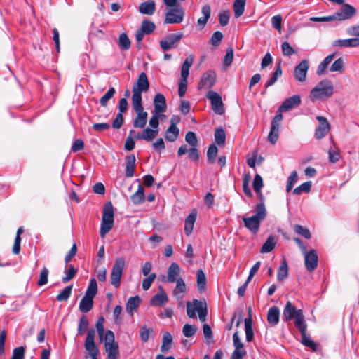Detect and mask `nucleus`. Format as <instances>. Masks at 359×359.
<instances>
[{"label": "nucleus", "instance_id": "nucleus-1", "mask_svg": "<svg viewBox=\"0 0 359 359\" xmlns=\"http://www.w3.org/2000/svg\"><path fill=\"white\" fill-rule=\"evenodd\" d=\"M334 93V86L331 81L324 79L318 82L311 90L309 97L311 101L323 100L330 97Z\"/></svg>", "mask_w": 359, "mask_h": 359}, {"label": "nucleus", "instance_id": "nucleus-2", "mask_svg": "<svg viewBox=\"0 0 359 359\" xmlns=\"http://www.w3.org/2000/svg\"><path fill=\"white\" fill-rule=\"evenodd\" d=\"M266 211L263 203H258L256 206V214L249 217H243L244 226L251 233L256 234L259 229L260 222L266 217Z\"/></svg>", "mask_w": 359, "mask_h": 359}, {"label": "nucleus", "instance_id": "nucleus-3", "mask_svg": "<svg viewBox=\"0 0 359 359\" xmlns=\"http://www.w3.org/2000/svg\"><path fill=\"white\" fill-rule=\"evenodd\" d=\"M187 316L191 318H195L196 317V313H198L200 320L201 322H205L208 314L205 302L198 299H194L192 302H187Z\"/></svg>", "mask_w": 359, "mask_h": 359}, {"label": "nucleus", "instance_id": "nucleus-4", "mask_svg": "<svg viewBox=\"0 0 359 359\" xmlns=\"http://www.w3.org/2000/svg\"><path fill=\"white\" fill-rule=\"evenodd\" d=\"M149 88V82L146 73L142 72L133 86L132 102H142V93Z\"/></svg>", "mask_w": 359, "mask_h": 359}, {"label": "nucleus", "instance_id": "nucleus-5", "mask_svg": "<svg viewBox=\"0 0 359 359\" xmlns=\"http://www.w3.org/2000/svg\"><path fill=\"white\" fill-rule=\"evenodd\" d=\"M114 208L111 202H107L102 211V218L100 227V236L104 238L106 234L113 228Z\"/></svg>", "mask_w": 359, "mask_h": 359}, {"label": "nucleus", "instance_id": "nucleus-6", "mask_svg": "<svg viewBox=\"0 0 359 359\" xmlns=\"http://www.w3.org/2000/svg\"><path fill=\"white\" fill-rule=\"evenodd\" d=\"M194 62V56L192 55L186 57L181 70V79L179 83L178 94L180 97H183L186 93L187 87V78L189 74V68Z\"/></svg>", "mask_w": 359, "mask_h": 359}, {"label": "nucleus", "instance_id": "nucleus-7", "mask_svg": "<svg viewBox=\"0 0 359 359\" xmlns=\"http://www.w3.org/2000/svg\"><path fill=\"white\" fill-rule=\"evenodd\" d=\"M136 116L133 120V126L136 128H144L147 122V112L144 111L142 102H132Z\"/></svg>", "mask_w": 359, "mask_h": 359}, {"label": "nucleus", "instance_id": "nucleus-8", "mask_svg": "<svg viewBox=\"0 0 359 359\" xmlns=\"http://www.w3.org/2000/svg\"><path fill=\"white\" fill-rule=\"evenodd\" d=\"M184 10L182 6H177L171 8L165 13L164 20L165 24H179L183 21L184 17Z\"/></svg>", "mask_w": 359, "mask_h": 359}, {"label": "nucleus", "instance_id": "nucleus-9", "mask_svg": "<svg viewBox=\"0 0 359 359\" xmlns=\"http://www.w3.org/2000/svg\"><path fill=\"white\" fill-rule=\"evenodd\" d=\"M182 33L170 34L160 41V46L163 51H168L175 48L182 38Z\"/></svg>", "mask_w": 359, "mask_h": 359}, {"label": "nucleus", "instance_id": "nucleus-10", "mask_svg": "<svg viewBox=\"0 0 359 359\" xmlns=\"http://www.w3.org/2000/svg\"><path fill=\"white\" fill-rule=\"evenodd\" d=\"M206 96L210 100L212 110L217 114H223L224 112V107L222 97L219 93L213 90H210L208 92Z\"/></svg>", "mask_w": 359, "mask_h": 359}, {"label": "nucleus", "instance_id": "nucleus-11", "mask_svg": "<svg viewBox=\"0 0 359 359\" xmlns=\"http://www.w3.org/2000/svg\"><path fill=\"white\" fill-rule=\"evenodd\" d=\"M95 331L94 329H90L87 332V336L84 343V347L89 355L99 354L100 351L95 342Z\"/></svg>", "mask_w": 359, "mask_h": 359}, {"label": "nucleus", "instance_id": "nucleus-12", "mask_svg": "<svg viewBox=\"0 0 359 359\" xmlns=\"http://www.w3.org/2000/svg\"><path fill=\"white\" fill-rule=\"evenodd\" d=\"M158 134V129L151 128H144L142 133H137L135 130H131L130 135H133L136 140H143L147 142L152 141Z\"/></svg>", "mask_w": 359, "mask_h": 359}, {"label": "nucleus", "instance_id": "nucleus-13", "mask_svg": "<svg viewBox=\"0 0 359 359\" xmlns=\"http://www.w3.org/2000/svg\"><path fill=\"white\" fill-rule=\"evenodd\" d=\"M216 82V74L212 71H208L203 74L198 83V89H210Z\"/></svg>", "mask_w": 359, "mask_h": 359}, {"label": "nucleus", "instance_id": "nucleus-14", "mask_svg": "<svg viewBox=\"0 0 359 359\" xmlns=\"http://www.w3.org/2000/svg\"><path fill=\"white\" fill-rule=\"evenodd\" d=\"M309 67V62L306 60L301 61L295 67L294 70V77L297 81L304 82L306 81Z\"/></svg>", "mask_w": 359, "mask_h": 359}, {"label": "nucleus", "instance_id": "nucleus-15", "mask_svg": "<svg viewBox=\"0 0 359 359\" xmlns=\"http://www.w3.org/2000/svg\"><path fill=\"white\" fill-rule=\"evenodd\" d=\"M356 13V10L354 7L349 4H344L341 9L334 13L336 20H344L349 19L354 16Z\"/></svg>", "mask_w": 359, "mask_h": 359}, {"label": "nucleus", "instance_id": "nucleus-16", "mask_svg": "<svg viewBox=\"0 0 359 359\" xmlns=\"http://www.w3.org/2000/svg\"><path fill=\"white\" fill-rule=\"evenodd\" d=\"M301 104V97L299 95H295L290 97L284 100L279 107L280 112L289 111L294 107H298Z\"/></svg>", "mask_w": 359, "mask_h": 359}, {"label": "nucleus", "instance_id": "nucleus-17", "mask_svg": "<svg viewBox=\"0 0 359 359\" xmlns=\"http://www.w3.org/2000/svg\"><path fill=\"white\" fill-rule=\"evenodd\" d=\"M317 120L319 121V126L315 132V137L317 139H321L326 135L330 130V124L327 119L323 116H317Z\"/></svg>", "mask_w": 359, "mask_h": 359}, {"label": "nucleus", "instance_id": "nucleus-18", "mask_svg": "<svg viewBox=\"0 0 359 359\" xmlns=\"http://www.w3.org/2000/svg\"><path fill=\"white\" fill-rule=\"evenodd\" d=\"M187 152L189 153L188 157L191 161L195 162L198 161L200 153L197 147H192L188 149L187 145H182L178 149L177 154L181 156Z\"/></svg>", "mask_w": 359, "mask_h": 359}, {"label": "nucleus", "instance_id": "nucleus-19", "mask_svg": "<svg viewBox=\"0 0 359 359\" xmlns=\"http://www.w3.org/2000/svg\"><path fill=\"white\" fill-rule=\"evenodd\" d=\"M154 112L161 114L166 111V100L165 96L161 93H158L154 99Z\"/></svg>", "mask_w": 359, "mask_h": 359}, {"label": "nucleus", "instance_id": "nucleus-20", "mask_svg": "<svg viewBox=\"0 0 359 359\" xmlns=\"http://www.w3.org/2000/svg\"><path fill=\"white\" fill-rule=\"evenodd\" d=\"M299 309H297L290 302H287L283 313V319L287 322L297 317Z\"/></svg>", "mask_w": 359, "mask_h": 359}, {"label": "nucleus", "instance_id": "nucleus-21", "mask_svg": "<svg viewBox=\"0 0 359 359\" xmlns=\"http://www.w3.org/2000/svg\"><path fill=\"white\" fill-rule=\"evenodd\" d=\"M201 13L203 16L199 18L197 20V26L199 29H203L205 27L208 19L210 18L211 8L210 5L206 4L203 6L201 8Z\"/></svg>", "mask_w": 359, "mask_h": 359}, {"label": "nucleus", "instance_id": "nucleus-22", "mask_svg": "<svg viewBox=\"0 0 359 359\" xmlns=\"http://www.w3.org/2000/svg\"><path fill=\"white\" fill-rule=\"evenodd\" d=\"M156 11V4L153 0L142 2L139 6V11L144 15H151Z\"/></svg>", "mask_w": 359, "mask_h": 359}, {"label": "nucleus", "instance_id": "nucleus-23", "mask_svg": "<svg viewBox=\"0 0 359 359\" xmlns=\"http://www.w3.org/2000/svg\"><path fill=\"white\" fill-rule=\"evenodd\" d=\"M305 265L307 269H315L318 265V255L314 250H311L305 255Z\"/></svg>", "mask_w": 359, "mask_h": 359}, {"label": "nucleus", "instance_id": "nucleus-24", "mask_svg": "<svg viewBox=\"0 0 359 359\" xmlns=\"http://www.w3.org/2000/svg\"><path fill=\"white\" fill-rule=\"evenodd\" d=\"M141 299L139 296L131 297L128 299L126 309L130 316H133L134 312L138 309L140 305Z\"/></svg>", "mask_w": 359, "mask_h": 359}, {"label": "nucleus", "instance_id": "nucleus-25", "mask_svg": "<svg viewBox=\"0 0 359 359\" xmlns=\"http://www.w3.org/2000/svg\"><path fill=\"white\" fill-rule=\"evenodd\" d=\"M196 217V211L194 210L186 218L184 222V232L186 235L189 236L191 233Z\"/></svg>", "mask_w": 359, "mask_h": 359}, {"label": "nucleus", "instance_id": "nucleus-26", "mask_svg": "<svg viewBox=\"0 0 359 359\" xmlns=\"http://www.w3.org/2000/svg\"><path fill=\"white\" fill-rule=\"evenodd\" d=\"M334 46L339 47H358L359 46V38H352L348 39H339L333 42Z\"/></svg>", "mask_w": 359, "mask_h": 359}, {"label": "nucleus", "instance_id": "nucleus-27", "mask_svg": "<svg viewBox=\"0 0 359 359\" xmlns=\"http://www.w3.org/2000/svg\"><path fill=\"white\" fill-rule=\"evenodd\" d=\"M280 311L277 306H272L268 311L267 320L271 326L276 325L279 322Z\"/></svg>", "mask_w": 359, "mask_h": 359}, {"label": "nucleus", "instance_id": "nucleus-28", "mask_svg": "<svg viewBox=\"0 0 359 359\" xmlns=\"http://www.w3.org/2000/svg\"><path fill=\"white\" fill-rule=\"evenodd\" d=\"M168 302V295L164 292H162L152 297L150 300V304L153 306H162L167 304Z\"/></svg>", "mask_w": 359, "mask_h": 359}, {"label": "nucleus", "instance_id": "nucleus-29", "mask_svg": "<svg viewBox=\"0 0 359 359\" xmlns=\"http://www.w3.org/2000/svg\"><path fill=\"white\" fill-rule=\"evenodd\" d=\"M172 341L173 338L172 334L168 332H164L163 334L161 351L162 353H167L172 348Z\"/></svg>", "mask_w": 359, "mask_h": 359}, {"label": "nucleus", "instance_id": "nucleus-30", "mask_svg": "<svg viewBox=\"0 0 359 359\" xmlns=\"http://www.w3.org/2000/svg\"><path fill=\"white\" fill-rule=\"evenodd\" d=\"M294 319L295 327L299 330L301 334H304L306 332L307 325L305 323L304 316L303 315L302 310L299 309L298 314Z\"/></svg>", "mask_w": 359, "mask_h": 359}, {"label": "nucleus", "instance_id": "nucleus-31", "mask_svg": "<svg viewBox=\"0 0 359 359\" xmlns=\"http://www.w3.org/2000/svg\"><path fill=\"white\" fill-rule=\"evenodd\" d=\"M245 338L248 342H250L253 339L254 332L252 330V320L250 315L245 318Z\"/></svg>", "mask_w": 359, "mask_h": 359}, {"label": "nucleus", "instance_id": "nucleus-32", "mask_svg": "<svg viewBox=\"0 0 359 359\" xmlns=\"http://www.w3.org/2000/svg\"><path fill=\"white\" fill-rule=\"evenodd\" d=\"M105 351L107 353V359H117L119 355L118 346L117 343L112 344H104Z\"/></svg>", "mask_w": 359, "mask_h": 359}, {"label": "nucleus", "instance_id": "nucleus-33", "mask_svg": "<svg viewBox=\"0 0 359 359\" xmlns=\"http://www.w3.org/2000/svg\"><path fill=\"white\" fill-rule=\"evenodd\" d=\"M334 54L327 56L318 66L316 74L319 76L324 74L328 67L330 63L333 60Z\"/></svg>", "mask_w": 359, "mask_h": 359}, {"label": "nucleus", "instance_id": "nucleus-34", "mask_svg": "<svg viewBox=\"0 0 359 359\" xmlns=\"http://www.w3.org/2000/svg\"><path fill=\"white\" fill-rule=\"evenodd\" d=\"M135 156L132 154L127 157L126 166V176L131 177L134 175V170L135 167Z\"/></svg>", "mask_w": 359, "mask_h": 359}, {"label": "nucleus", "instance_id": "nucleus-35", "mask_svg": "<svg viewBox=\"0 0 359 359\" xmlns=\"http://www.w3.org/2000/svg\"><path fill=\"white\" fill-rule=\"evenodd\" d=\"M93 306V299L84 296L79 303V310L82 313H88Z\"/></svg>", "mask_w": 359, "mask_h": 359}, {"label": "nucleus", "instance_id": "nucleus-36", "mask_svg": "<svg viewBox=\"0 0 359 359\" xmlns=\"http://www.w3.org/2000/svg\"><path fill=\"white\" fill-rule=\"evenodd\" d=\"M180 135V129L177 127L169 126L165 130V138L168 142H175Z\"/></svg>", "mask_w": 359, "mask_h": 359}, {"label": "nucleus", "instance_id": "nucleus-37", "mask_svg": "<svg viewBox=\"0 0 359 359\" xmlns=\"http://www.w3.org/2000/svg\"><path fill=\"white\" fill-rule=\"evenodd\" d=\"M276 244V238L274 236L271 235L268 237L267 240L263 244L261 248L262 253L270 252L275 248Z\"/></svg>", "mask_w": 359, "mask_h": 359}, {"label": "nucleus", "instance_id": "nucleus-38", "mask_svg": "<svg viewBox=\"0 0 359 359\" xmlns=\"http://www.w3.org/2000/svg\"><path fill=\"white\" fill-rule=\"evenodd\" d=\"M186 291V285L182 278H180L177 280L176 287L173 291L174 295L177 299H182L183 297L182 294Z\"/></svg>", "mask_w": 359, "mask_h": 359}, {"label": "nucleus", "instance_id": "nucleus-39", "mask_svg": "<svg viewBox=\"0 0 359 359\" xmlns=\"http://www.w3.org/2000/svg\"><path fill=\"white\" fill-rule=\"evenodd\" d=\"M142 272L144 276H147L146 278L143 280L142 288L144 290H147L151 287L156 276L154 273H149L150 271H142Z\"/></svg>", "mask_w": 359, "mask_h": 359}, {"label": "nucleus", "instance_id": "nucleus-40", "mask_svg": "<svg viewBox=\"0 0 359 359\" xmlns=\"http://www.w3.org/2000/svg\"><path fill=\"white\" fill-rule=\"evenodd\" d=\"M24 232L22 226L18 228L16 233V236L14 241L12 252L15 255H18L20 252V243H21V234Z\"/></svg>", "mask_w": 359, "mask_h": 359}, {"label": "nucleus", "instance_id": "nucleus-41", "mask_svg": "<svg viewBox=\"0 0 359 359\" xmlns=\"http://www.w3.org/2000/svg\"><path fill=\"white\" fill-rule=\"evenodd\" d=\"M246 0H235L233 3V11L236 18L241 16L245 11Z\"/></svg>", "mask_w": 359, "mask_h": 359}, {"label": "nucleus", "instance_id": "nucleus-42", "mask_svg": "<svg viewBox=\"0 0 359 359\" xmlns=\"http://www.w3.org/2000/svg\"><path fill=\"white\" fill-rule=\"evenodd\" d=\"M144 188L140 185L137 191L131 196V201L134 204H140L144 202Z\"/></svg>", "mask_w": 359, "mask_h": 359}, {"label": "nucleus", "instance_id": "nucleus-43", "mask_svg": "<svg viewBox=\"0 0 359 359\" xmlns=\"http://www.w3.org/2000/svg\"><path fill=\"white\" fill-rule=\"evenodd\" d=\"M97 292V281L95 278H92L90 280L88 288L86 291L85 295L86 297L94 298Z\"/></svg>", "mask_w": 359, "mask_h": 359}, {"label": "nucleus", "instance_id": "nucleus-44", "mask_svg": "<svg viewBox=\"0 0 359 359\" xmlns=\"http://www.w3.org/2000/svg\"><path fill=\"white\" fill-rule=\"evenodd\" d=\"M293 229L297 234L303 236L304 238L309 239L311 237V234L309 229L302 225L295 224L293 226Z\"/></svg>", "mask_w": 359, "mask_h": 359}, {"label": "nucleus", "instance_id": "nucleus-45", "mask_svg": "<svg viewBox=\"0 0 359 359\" xmlns=\"http://www.w3.org/2000/svg\"><path fill=\"white\" fill-rule=\"evenodd\" d=\"M72 285L65 287L56 297L59 302L67 301L72 294Z\"/></svg>", "mask_w": 359, "mask_h": 359}, {"label": "nucleus", "instance_id": "nucleus-46", "mask_svg": "<svg viewBox=\"0 0 359 359\" xmlns=\"http://www.w3.org/2000/svg\"><path fill=\"white\" fill-rule=\"evenodd\" d=\"M218 153V149L215 144L210 145L207 151V160L210 163H215Z\"/></svg>", "mask_w": 359, "mask_h": 359}, {"label": "nucleus", "instance_id": "nucleus-47", "mask_svg": "<svg viewBox=\"0 0 359 359\" xmlns=\"http://www.w3.org/2000/svg\"><path fill=\"white\" fill-rule=\"evenodd\" d=\"M257 271H250V274L247 278V280H245V282L241 286L239 287V288L238 289V294L243 297L244 295H245V290H246V288L248 287V285L249 284V283L250 282V280H252V278L254 277V276L255 275L256 272Z\"/></svg>", "mask_w": 359, "mask_h": 359}, {"label": "nucleus", "instance_id": "nucleus-48", "mask_svg": "<svg viewBox=\"0 0 359 359\" xmlns=\"http://www.w3.org/2000/svg\"><path fill=\"white\" fill-rule=\"evenodd\" d=\"M197 285L200 292L205 290L206 285V277L203 271H198L197 272Z\"/></svg>", "mask_w": 359, "mask_h": 359}, {"label": "nucleus", "instance_id": "nucleus-49", "mask_svg": "<svg viewBox=\"0 0 359 359\" xmlns=\"http://www.w3.org/2000/svg\"><path fill=\"white\" fill-rule=\"evenodd\" d=\"M302 335V343L309 348H310L312 351H315L317 348L316 344L311 339L309 336L306 334V332L304 334H301Z\"/></svg>", "mask_w": 359, "mask_h": 359}, {"label": "nucleus", "instance_id": "nucleus-50", "mask_svg": "<svg viewBox=\"0 0 359 359\" xmlns=\"http://www.w3.org/2000/svg\"><path fill=\"white\" fill-rule=\"evenodd\" d=\"M250 180H251L250 175L249 173L245 174L243 177V189L244 194L248 197L252 196L251 189L249 187Z\"/></svg>", "mask_w": 359, "mask_h": 359}, {"label": "nucleus", "instance_id": "nucleus-51", "mask_svg": "<svg viewBox=\"0 0 359 359\" xmlns=\"http://www.w3.org/2000/svg\"><path fill=\"white\" fill-rule=\"evenodd\" d=\"M344 62L342 58L336 60L330 66V70L332 72L342 73L344 71Z\"/></svg>", "mask_w": 359, "mask_h": 359}, {"label": "nucleus", "instance_id": "nucleus-52", "mask_svg": "<svg viewBox=\"0 0 359 359\" xmlns=\"http://www.w3.org/2000/svg\"><path fill=\"white\" fill-rule=\"evenodd\" d=\"M116 93L114 87L110 88L108 91L100 98V103L102 107L107 105L108 101L114 97Z\"/></svg>", "mask_w": 359, "mask_h": 359}, {"label": "nucleus", "instance_id": "nucleus-53", "mask_svg": "<svg viewBox=\"0 0 359 359\" xmlns=\"http://www.w3.org/2000/svg\"><path fill=\"white\" fill-rule=\"evenodd\" d=\"M279 137V128L274 126H271L270 133L268 136V140L274 144L278 140Z\"/></svg>", "mask_w": 359, "mask_h": 359}, {"label": "nucleus", "instance_id": "nucleus-54", "mask_svg": "<svg viewBox=\"0 0 359 359\" xmlns=\"http://www.w3.org/2000/svg\"><path fill=\"white\" fill-rule=\"evenodd\" d=\"M155 25L154 22L144 20L142 21L140 29L146 34H149L154 32L155 29Z\"/></svg>", "mask_w": 359, "mask_h": 359}, {"label": "nucleus", "instance_id": "nucleus-55", "mask_svg": "<svg viewBox=\"0 0 359 359\" xmlns=\"http://www.w3.org/2000/svg\"><path fill=\"white\" fill-rule=\"evenodd\" d=\"M185 141L190 145L191 147H198V145L196 135L192 131H189L185 135Z\"/></svg>", "mask_w": 359, "mask_h": 359}, {"label": "nucleus", "instance_id": "nucleus-56", "mask_svg": "<svg viewBox=\"0 0 359 359\" xmlns=\"http://www.w3.org/2000/svg\"><path fill=\"white\" fill-rule=\"evenodd\" d=\"M120 47L124 50H128L130 47V41L126 34L122 33L119 36L118 39Z\"/></svg>", "mask_w": 359, "mask_h": 359}, {"label": "nucleus", "instance_id": "nucleus-57", "mask_svg": "<svg viewBox=\"0 0 359 359\" xmlns=\"http://www.w3.org/2000/svg\"><path fill=\"white\" fill-rule=\"evenodd\" d=\"M89 325V321L86 316H81L78 326V335H82Z\"/></svg>", "mask_w": 359, "mask_h": 359}, {"label": "nucleus", "instance_id": "nucleus-58", "mask_svg": "<svg viewBox=\"0 0 359 359\" xmlns=\"http://www.w3.org/2000/svg\"><path fill=\"white\" fill-rule=\"evenodd\" d=\"M311 187V182H306L302 184L300 186L295 188L293 193L296 195L302 194L304 192H309Z\"/></svg>", "mask_w": 359, "mask_h": 359}, {"label": "nucleus", "instance_id": "nucleus-59", "mask_svg": "<svg viewBox=\"0 0 359 359\" xmlns=\"http://www.w3.org/2000/svg\"><path fill=\"white\" fill-rule=\"evenodd\" d=\"M154 332L152 328H148L146 326H142L140 329V336L141 341L144 343L149 340V335Z\"/></svg>", "mask_w": 359, "mask_h": 359}, {"label": "nucleus", "instance_id": "nucleus-60", "mask_svg": "<svg viewBox=\"0 0 359 359\" xmlns=\"http://www.w3.org/2000/svg\"><path fill=\"white\" fill-rule=\"evenodd\" d=\"M122 277V271H112L111 275V283L115 287L120 286V281Z\"/></svg>", "mask_w": 359, "mask_h": 359}, {"label": "nucleus", "instance_id": "nucleus-61", "mask_svg": "<svg viewBox=\"0 0 359 359\" xmlns=\"http://www.w3.org/2000/svg\"><path fill=\"white\" fill-rule=\"evenodd\" d=\"M215 142L219 145H223L225 143L226 135L222 128H217L215 132Z\"/></svg>", "mask_w": 359, "mask_h": 359}, {"label": "nucleus", "instance_id": "nucleus-62", "mask_svg": "<svg viewBox=\"0 0 359 359\" xmlns=\"http://www.w3.org/2000/svg\"><path fill=\"white\" fill-rule=\"evenodd\" d=\"M328 155H329V161L332 163L337 162L341 157L338 148H337V147H334V149L330 148L328 151Z\"/></svg>", "mask_w": 359, "mask_h": 359}, {"label": "nucleus", "instance_id": "nucleus-63", "mask_svg": "<svg viewBox=\"0 0 359 359\" xmlns=\"http://www.w3.org/2000/svg\"><path fill=\"white\" fill-rule=\"evenodd\" d=\"M196 326L186 324L183 327L182 332L185 337H191L196 334Z\"/></svg>", "mask_w": 359, "mask_h": 359}, {"label": "nucleus", "instance_id": "nucleus-64", "mask_svg": "<svg viewBox=\"0 0 359 359\" xmlns=\"http://www.w3.org/2000/svg\"><path fill=\"white\" fill-rule=\"evenodd\" d=\"M25 349L23 346L14 348L11 359H25Z\"/></svg>", "mask_w": 359, "mask_h": 359}]
</instances>
